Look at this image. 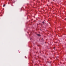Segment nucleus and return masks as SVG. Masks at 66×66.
I'll return each instance as SVG.
<instances>
[{
    "mask_svg": "<svg viewBox=\"0 0 66 66\" xmlns=\"http://www.w3.org/2000/svg\"><path fill=\"white\" fill-rule=\"evenodd\" d=\"M37 36H40V35L39 34H37Z\"/></svg>",
    "mask_w": 66,
    "mask_h": 66,
    "instance_id": "nucleus-1",
    "label": "nucleus"
},
{
    "mask_svg": "<svg viewBox=\"0 0 66 66\" xmlns=\"http://www.w3.org/2000/svg\"><path fill=\"white\" fill-rule=\"evenodd\" d=\"M8 3L9 4V3Z\"/></svg>",
    "mask_w": 66,
    "mask_h": 66,
    "instance_id": "nucleus-4",
    "label": "nucleus"
},
{
    "mask_svg": "<svg viewBox=\"0 0 66 66\" xmlns=\"http://www.w3.org/2000/svg\"><path fill=\"white\" fill-rule=\"evenodd\" d=\"M5 6V5H4L3 6V7H4Z\"/></svg>",
    "mask_w": 66,
    "mask_h": 66,
    "instance_id": "nucleus-2",
    "label": "nucleus"
},
{
    "mask_svg": "<svg viewBox=\"0 0 66 66\" xmlns=\"http://www.w3.org/2000/svg\"><path fill=\"white\" fill-rule=\"evenodd\" d=\"M42 23H45V22H42Z\"/></svg>",
    "mask_w": 66,
    "mask_h": 66,
    "instance_id": "nucleus-3",
    "label": "nucleus"
}]
</instances>
